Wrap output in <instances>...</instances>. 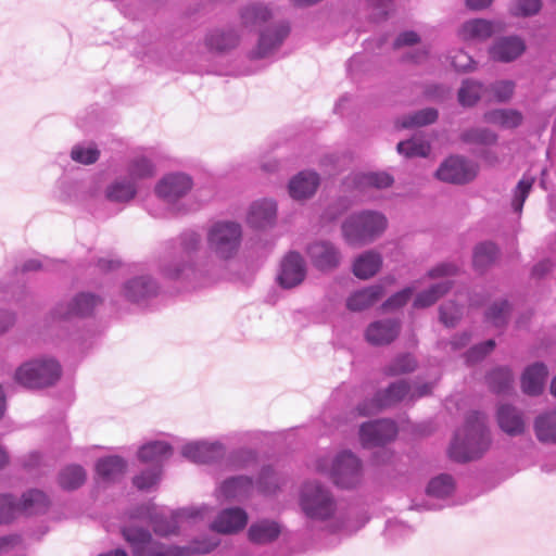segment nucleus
Masks as SVG:
<instances>
[{
	"label": "nucleus",
	"instance_id": "25",
	"mask_svg": "<svg viewBox=\"0 0 556 556\" xmlns=\"http://www.w3.org/2000/svg\"><path fill=\"white\" fill-rule=\"evenodd\" d=\"M138 184L128 176H118L104 189V199L114 204L126 205L138 194Z\"/></svg>",
	"mask_w": 556,
	"mask_h": 556
},
{
	"label": "nucleus",
	"instance_id": "7",
	"mask_svg": "<svg viewBox=\"0 0 556 556\" xmlns=\"http://www.w3.org/2000/svg\"><path fill=\"white\" fill-rule=\"evenodd\" d=\"M387 228V218L375 211L352 214L342 224V235L350 245H363L374 241Z\"/></svg>",
	"mask_w": 556,
	"mask_h": 556
},
{
	"label": "nucleus",
	"instance_id": "64",
	"mask_svg": "<svg viewBox=\"0 0 556 556\" xmlns=\"http://www.w3.org/2000/svg\"><path fill=\"white\" fill-rule=\"evenodd\" d=\"M393 0H367L368 7L372 11L375 20L383 18L388 15Z\"/></svg>",
	"mask_w": 556,
	"mask_h": 556
},
{
	"label": "nucleus",
	"instance_id": "35",
	"mask_svg": "<svg viewBox=\"0 0 556 556\" xmlns=\"http://www.w3.org/2000/svg\"><path fill=\"white\" fill-rule=\"evenodd\" d=\"M239 42V35L232 29H213L205 37V46L210 51L225 52L233 49Z\"/></svg>",
	"mask_w": 556,
	"mask_h": 556
},
{
	"label": "nucleus",
	"instance_id": "38",
	"mask_svg": "<svg viewBox=\"0 0 556 556\" xmlns=\"http://www.w3.org/2000/svg\"><path fill=\"white\" fill-rule=\"evenodd\" d=\"M17 504L20 505V514L39 515L47 511L49 498L42 491L35 489L25 492Z\"/></svg>",
	"mask_w": 556,
	"mask_h": 556
},
{
	"label": "nucleus",
	"instance_id": "32",
	"mask_svg": "<svg viewBox=\"0 0 556 556\" xmlns=\"http://www.w3.org/2000/svg\"><path fill=\"white\" fill-rule=\"evenodd\" d=\"M280 533V523L271 519H260L248 530L249 540L254 544H268L278 539Z\"/></svg>",
	"mask_w": 556,
	"mask_h": 556
},
{
	"label": "nucleus",
	"instance_id": "19",
	"mask_svg": "<svg viewBox=\"0 0 556 556\" xmlns=\"http://www.w3.org/2000/svg\"><path fill=\"white\" fill-rule=\"evenodd\" d=\"M401 321L395 318L378 319L370 323L365 330V340L375 346L388 345L399 336Z\"/></svg>",
	"mask_w": 556,
	"mask_h": 556
},
{
	"label": "nucleus",
	"instance_id": "4",
	"mask_svg": "<svg viewBox=\"0 0 556 556\" xmlns=\"http://www.w3.org/2000/svg\"><path fill=\"white\" fill-rule=\"evenodd\" d=\"M483 413L470 412L463 429L456 431L450 445V456L457 462L480 457L490 446L491 439Z\"/></svg>",
	"mask_w": 556,
	"mask_h": 556
},
{
	"label": "nucleus",
	"instance_id": "11",
	"mask_svg": "<svg viewBox=\"0 0 556 556\" xmlns=\"http://www.w3.org/2000/svg\"><path fill=\"white\" fill-rule=\"evenodd\" d=\"M160 291L157 281L148 274L127 279L122 287V295L127 302L146 307Z\"/></svg>",
	"mask_w": 556,
	"mask_h": 556
},
{
	"label": "nucleus",
	"instance_id": "47",
	"mask_svg": "<svg viewBox=\"0 0 556 556\" xmlns=\"http://www.w3.org/2000/svg\"><path fill=\"white\" fill-rule=\"evenodd\" d=\"M486 380L493 392L497 394H505L511 388L513 374L507 367H498L488 375Z\"/></svg>",
	"mask_w": 556,
	"mask_h": 556
},
{
	"label": "nucleus",
	"instance_id": "22",
	"mask_svg": "<svg viewBox=\"0 0 556 556\" xmlns=\"http://www.w3.org/2000/svg\"><path fill=\"white\" fill-rule=\"evenodd\" d=\"M496 420L500 429L510 437L521 435L526 430L525 412L514 405H498Z\"/></svg>",
	"mask_w": 556,
	"mask_h": 556
},
{
	"label": "nucleus",
	"instance_id": "52",
	"mask_svg": "<svg viewBox=\"0 0 556 556\" xmlns=\"http://www.w3.org/2000/svg\"><path fill=\"white\" fill-rule=\"evenodd\" d=\"M416 359L410 354H400L386 366L384 374L388 376H399L410 372L416 368Z\"/></svg>",
	"mask_w": 556,
	"mask_h": 556
},
{
	"label": "nucleus",
	"instance_id": "29",
	"mask_svg": "<svg viewBox=\"0 0 556 556\" xmlns=\"http://www.w3.org/2000/svg\"><path fill=\"white\" fill-rule=\"evenodd\" d=\"M173 454L169 443L162 440L150 441L138 450V458L142 463L152 464L153 467L162 469V464Z\"/></svg>",
	"mask_w": 556,
	"mask_h": 556
},
{
	"label": "nucleus",
	"instance_id": "48",
	"mask_svg": "<svg viewBox=\"0 0 556 556\" xmlns=\"http://www.w3.org/2000/svg\"><path fill=\"white\" fill-rule=\"evenodd\" d=\"M397 152L407 157L427 156L430 152V143L420 136L397 143Z\"/></svg>",
	"mask_w": 556,
	"mask_h": 556
},
{
	"label": "nucleus",
	"instance_id": "8",
	"mask_svg": "<svg viewBox=\"0 0 556 556\" xmlns=\"http://www.w3.org/2000/svg\"><path fill=\"white\" fill-rule=\"evenodd\" d=\"M241 225L230 220L213 223L206 232V243L210 252L220 261L233 258L241 245Z\"/></svg>",
	"mask_w": 556,
	"mask_h": 556
},
{
	"label": "nucleus",
	"instance_id": "26",
	"mask_svg": "<svg viewBox=\"0 0 556 556\" xmlns=\"http://www.w3.org/2000/svg\"><path fill=\"white\" fill-rule=\"evenodd\" d=\"M277 217V203L271 199L254 201L248 212V224L253 228L271 227Z\"/></svg>",
	"mask_w": 556,
	"mask_h": 556
},
{
	"label": "nucleus",
	"instance_id": "41",
	"mask_svg": "<svg viewBox=\"0 0 556 556\" xmlns=\"http://www.w3.org/2000/svg\"><path fill=\"white\" fill-rule=\"evenodd\" d=\"M240 16L244 27L254 29L266 24L273 16V13L267 7L261 4H252L245 7L241 11Z\"/></svg>",
	"mask_w": 556,
	"mask_h": 556
},
{
	"label": "nucleus",
	"instance_id": "62",
	"mask_svg": "<svg viewBox=\"0 0 556 556\" xmlns=\"http://www.w3.org/2000/svg\"><path fill=\"white\" fill-rule=\"evenodd\" d=\"M415 291L414 287H407L390 296L384 303V309H394L404 306L412 298Z\"/></svg>",
	"mask_w": 556,
	"mask_h": 556
},
{
	"label": "nucleus",
	"instance_id": "5",
	"mask_svg": "<svg viewBox=\"0 0 556 556\" xmlns=\"http://www.w3.org/2000/svg\"><path fill=\"white\" fill-rule=\"evenodd\" d=\"M281 478L271 466H264L256 482L248 476H233L223 480L215 489L217 498L226 501H244L252 496L254 490L264 495L276 493Z\"/></svg>",
	"mask_w": 556,
	"mask_h": 556
},
{
	"label": "nucleus",
	"instance_id": "1",
	"mask_svg": "<svg viewBox=\"0 0 556 556\" xmlns=\"http://www.w3.org/2000/svg\"><path fill=\"white\" fill-rule=\"evenodd\" d=\"M202 237L195 230L180 233L175 254L161 264L162 275L188 288H198L206 283L214 267L210 260L200 261L198 253Z\"/></svg>",
	"mask_w": 556,
	"mask_h": 556
},
{
	"label": "nucleus",
	"instance_id": "27",
	"mask_svg": "<svg viewBox=\"0 0 556 556\" xmlns=\"http://www.w3.org/2000/svg\"><path fill=\"white\" fill-rule=\"evenodd\" d=\"M248 514L240 507L222 510L212 523V529L219 533L237 532L245 527Z\"/></svg>",
	"mask_w": 556,
	"mask_h": 556
},
{
	"label": "nucleus",
	"instance_id": "55",
	"mask_svg": "<svg viewBox=\"0 0 556 556\" xmlns=\"http://www.w3.org/2000/svg\"><path fill=\"white\" fill-rule=\"evenodd\" d=\"M509 308L506 300L493 303L485 314L486 321L495 327H503L507 323Z\"/></svg>",
	"mask_w": 556,
	"mask_h": 556
},
{
	"label": "nucleus",
	"instance_id": "28",
	"mask_svg": "<svg viewBox=\"0 0 556 556\" xmlns=\"http://www.w3.org/2000/svg\"><path fill=\"white\" fill-rule=\"evenodd\" d=\"M319 185V176L312 170H303L295 175L289 182V194L294 200L312 197Z\"/></svg>",
	"mask_w": 556,
	"mask_h": 556
},
{
	"label": "nucleus",
	"instance_id": "37",
	"mask_svg": "<svg viewBox=\"0 0 556 556\" xmlns=\"http://www.w3.org/2000/svg\"><path fill=\"white\" fill-rule=\"evenodd\" d=\"M381 265V255L374 251H367L354 261L353 273L359 279H368L378 273Z\"/></svg>",
	"mask_w": 556,
	"mask_h": 556
},
{
	"label": "nucleus",
	"instance_id": "56",
	"mask_svg": "<svg viewBox=\"0 0 556 556\" xmlns=\"http://www.w3.org/2000/svg\"><path fill=\"white\" fill-rule=\"evenodd\" d=\"M162 469L159 467H151L146 470H142L139 475H137L132 482L134 485L141 490L147 491L156 485L161 479Z\"/></svg>",
	"mask_w": 556,
	"mask_h": 556
},
{
	"label": "nucleus",
	"instance_id": "23",
	"mask_svg": "<svg viewBox=\"0 0 556 556\" xmlns=\"http://www.w3.org/2000/svg\"><path fill=\"white\" fill-rule=\"evenodd\" d=\"M100 194L98 185H85L77 180L64 179L59 182L58 198L63 202H88Z\"/></svg>",
	"mask_w": 556,
	"mask_h": 556
},
{
	"label": "nucleus",
	"instance_id": "46",
	"mask_svg": "<svg viewBox=\"0 0 556 556\" xmlns=\"http://www.w3.org/2000/svg\"><path fill=\"white\" fill-rule=\"evenodd\" d=\"M455 490V481L447 473L439 475L430 480L427 486V494L434 498H447Z\"/></svg>",
	"mask_w": 556,
	"mask_h": 556
},
{
	"label": "nucleus",
	"instance_id": "59",
	"mask_svg": "<svg viewBox=\"0 0 556 556\" xmlns=\"http://www.w3.org/2000/svg\"><path fill=\"white\" fill-rule=\"evenodd\" d=\"M462 314V307L453 302L445 303L440 307V319L447 327L455 326Z\"/></svg>",
	"mask_w": 556,
	"mask_h": 556
},
{
	"label": "nucleus",
	"instance_id": "33",
	"mask_svg": "<svg viewBox=\"0 0 556 556\" xmlns=\"http://www.w3.org/2000/svg\"><path fill=\"white\" fill-rule=\"evenodd\" d=\"M547 368L543 363L529 366L521 377L522 391L528 395H538L543 391Z\"/></svg>",
	"mask_w": 556,
	"mask_h": 556
},
{
	"label": "nucleus",
	"instance_id": "51",
	"mask_svg": "<svg viewBox=\"0 0 556 556\" xmlns=\"http://www.w3.org/2000/svg\"><path fill=\"white\" fill-rule=\"evenodd\" d=\"M100 151L94 144H75L71 151V157L73 161L84 164L91 165L99 160Z\"/></svg>",
	"mask_w": 556,
	"mask_h": 556
},
{
	"label": "nucleus",
	"instance_id": "14",
	"mask_svg": "<svg viewBox=\"0 0 556 556\" xmlns=\"http://www.w3.org/2000/svg\"><path fill=\"white\" fill-rule=\"evenodd\" d=\"M397 427L390 419L364 422L359 428V440L364 447H375L394 440Z\"/></svg>",
	"mask_w": 556,
	"mask_h": 556
},
{
	"label": "nucleus",
	"instance_id": "40",
	"mask_svg": "<svg viewBox=\"0 0 556 556\" xmlns=\"http://www.w3.org/2000/svg\"><path fill=\"white\" fill-rule=\"evenodd\" d=\"M127 464L119 456H106L97 462V475L104 481H115L122 477L126 470Z\"/></svg>",
	"mask_w": 556,
	"mask_h": 556
},
{
	"label": "nucleus",
	"instance_id": "18",
	"mask_svg": "<svg viewBox=\"0 0 556 556\" xmlns=\"http://www.w3.org/2000/svg\"><path fill=\"white\" fill-rule=\"evenodd\" d=\"M135 517L147 519L154 533L160 536H169L178 533L179 516L177 513L156 511L154 507L144 505L138 509Z\"/></svg>",
	"mask_w": 556,
	"mask_h": 556
},
{
	"label": "nucleus",
	"instance_id": "30",
	"mask_svg": "<svg viewBox=\"0 0 556 556\" xmlns=\"http://www.w3.org/2000/svg\"><path fill=\"white\" fill-rule=\"evenodd\" d=\"M384 289L380 283L359 289L349 295L346 307L352 312H361L377 303L383 295Z\"/></svg>",
	"mask_w": 556,
	"mask_h": 556
},
{
	"label": "nucleus",
	"instance_id": "43",
	"mask_svg": "<svg viewBox=\"0 0 556 556\" xmlns=\"http://www.w3.org/2000/svg\"><path fill=\"white\" fill-rule=\"evenodd\" d=\"M452 287L450 280H444L431 286L429 289L418 293L414 300V307L425 308L434 304Z\"/></svg>",
	"mask_w": 556,
	"mask_h": 556
},
{
	"label": "nucleus",
	"instance_id": "2",
	"mask_svg": "<svg viewBox=\"0 0 556 556\" xmlns=\"http://www.w3.org/2000/svg\"><path fill=\"white\" fill-rule=\"evenodd\" d=\"M299 507L311 530L339 533L345 528L344 510L332 491L318 481L303 483L299 492Z\"/></svg>",
	"mask_w": 556,
	"mask_h": 556
},
{
	"label": "nucleus",
	"instance_id": "31",
	"mask_svg": "<svg viewBox=\"0 0 556 556\" xmlns=\"http://www.w3.org/2000/svg\"><path fill=\"white\" fill-rule=\"evenodd\" d=\"M533 430L539 442L556 444V405L535 417Z\"/></svg>",
	"mask_w": 556,
	"mask_h": 556
},
{
	"label": "nucleus",
	"instance_id": "10",
	"mask_svg": "<svg viewBox=\"0 0 556 556\" xmlns=\"http://www.w3.org/2000/svg\"><path fill=\"white\" fill-rule=\"evenodd\" d=\"M192 179L184 173H172L164 176L154 188V192L172 212L176 214L187 212L184 198L192 188Z\"/></svg>",
	"mask_w": 556,
	"mask_h": 556
},
{
	"label": "nucleus",
	"instance_id": "45",
	"mask_svg": "<svg viewBox=\"0 0 556 556\" xmlns=\"http://www.w3.org/2000/svg\"><path fill=\"white\" fill-rule=\"evenodd\" d=\"M498 250L496 245L492 242H482L479 243L475 250L472 255L473 267L478 271H483L488 266H490L497 256Z\"/></svg>",
	"mask_w": 556,
	"mask_h": 556
},
{
	"label": "nucleus",
	"instance_id": "44",
	"mask_svg": "<svg viewBox=\"0 0 556 556\" xmlns=\"http://www.w3.org/2000/svg\"><path fill=\"white\" fill-rule=\"evenodd\" d=\"M86 481V471L79 465H70L59 473V484L64 490H75Z\"/></svg>",
	"mask_w": 556,
	"mask_h": 556
},
{
	"label": "nucleus",
	"instance_id": "63",
	"mask_svg": "<svg viewBox=\"0 0 556 556\" xmlns=\"http://www.w3.org/2000/svg\"><path fill=\"white\" fill-rule=\"evenodd\" d=\"M451 64L457 71H469L473 68L472 58L465 51H456L455 54L451 55Z\"/></svg>",
	"mask_w": 556,
	"mask_h": 556
},
{
	"label": "nucleus",
	"instance_id": "50",
	"mask_svg": "<svg viewBox=\"0 0 556 556\" xmlns=\"http://www.w3.org/2000/svg\"><path fill=\"white\" fill-rule=\"evenodd\" d=\"M438 118V111L432 108L419 110L413 114L404 116L401 119V127L409 128L416 126H426L432 124Z\"/></svg>",
	"mask_w": 556,
	"mask_h": 556
},
{
	"label": "nucleus",
	"instance_id": "20",
	"mask_svg": "<svg viewBox=\"0 0 556 556\" xmlns=\"http://www.w3.org/2000/svg\"><path fill=\"white\" fill-rule=\"evenodd\" d=\"M289 33L290 26L287 22H279L277 24H271L265 27L260 34V39L257 48L254 51V55L256 58H265L269 55L280 47Z\"/></svg>",
	"mask_w": 556,
	"mask_h": 556
},
{
	"label": "nucleus",
	"instance_id": "60",
	"mask_svg": "<svg viewBox=\"0 0 556 556\" xmlns=\"http://www.w3.org/2000/svg\"><path fill=\"white\" fill-rule=\"evenodd\" d=\"M515 87L516 85L513 80L504 79L492 84L491 91L496 101L506 102L511 98Z\"/></svg>",
	"mask_w": 556,
	"mask_h": 556
},
{
	"label": "nucleus",
	"instance_id": "54",
	"mask_svg": "<svg viewBox=\"0 0 556 556\" xmlns=\"http://www.w3.org/2000/svg\"><path fill=\"white\" fill-rule=\"evenodd\" d=\"M534 182V178L530 176H523L514 190V197L511 206L515 213L520 214L522 212L523 203L529 195V192Z\"/></svg>",
	"mask_w": 556,
	"mask_h": 556
},
{
	"label": "nucleus",
	"instance_id": "53",
	"mask_svg": "<svg viewBox=\"0 0 556 556\" xmlns=\"http://www.w3.org/2000/svg\"><path fill=\"white\" fill-rule=\"evenodd\" d=\"M497 139L496 134L488 128H470L462 134V140L466 143L493 144Z\"/></svg>",
	"mask_w": 556,
	"mask_h": 556
},
{
	"label": "nucleus",
	"instance_id": "6",
	"mask_svg": "<svg viewBox=\"0 0 556 556\" xmlns=\"http://www.w3.org/2000/svg\"><path fill=\"white\" fill-rule=\"evenodd\" d=\"M316 470L328 476L341 489H354L363 479L362 462L351 451H342L331 460L326 457L317 459Z\"/></svg>",
	"mask_w": 556,
	"mask_h": 556
},
{
	"label": "nucleus",
	"instance_id": "21",
	"mask_svg": "<svg viewBox=\"0 0 556 556\" xmlns=\"http://www.w3.org/2000/svg\"><path fill=\"white\" fill-rule=\"evenodd\" d=\"M306 252L312 264L319 270H331L340 264V252L331 242H313L307 247Z\"/></svg>",
	"mask_w": 556,
	"mask_h": 556
},
{
	"label": "nucleus",
	"instance_id": "49",
	"mask_svg": "<svg viewBox=\"0 0 556 556\" xmlns=\"http://www.w3.org/2000/svg\"><path fill=\"white\" fill-rule=\"evenodd\" d=\"M485 91V87L479 81L467 79L458 91V101L464 106L473 105Z\"/></svg>",
	"mask_w": 556,
	"mask_h": 556
},
{
	"label": "nucleus",
	"instance_id": "58",
	"mask_svg": "<svg viewBox=\"0 0 556 556\" xmlns=\"http://www.w3.org/2000/svg\"><path fill=\"white\" fill-rule=\"evenodd\" d=\"M20 515L17 501L12 495H0V523H9Z\"/></svg>",
	"mask_w": 556,
	"mask_h": 556
},
{
	"label": "nucleus",
	"instance_id": "12",
	"mask_svg": "<svg viewBox=\"0 0 556 556\" xmlns=\"http://www.w3.org/2000/svg\"><path fill=\"white\" fill-rule=\"evenodd\" d=\"M409 391L410 387L406 381L393 382L386 390L378 392L372 400L361 403L356 408L357 413L364 417L377 414L382 408L404 400L409 394Z\"/></svg>",
	"mask_w": 556,
	"mask_h": 556
},
{
	"label": "nucleus",
	"instance_id": "36",
	"mask_svg": "<svg viewBox=\"0 0 556 556\" xmlns=\"http://www.w3.org/2000/svg\"><path fill=\"white\" fill-rule=\"evenodd\" d=\"M155 165L151 157L144 152L131 156L127 163V175L138 184L139 180L153 177Z\"/></svg>",
	"mask_w": 556,
	"mask_h": 556
},
{
	"label": "nucleus",
	"instance_id": "13",
	"mask_svg": "<svg viewBox=\"0 0 556 556\" xmlns=\"http://www.w3.org/2000/svg\"><path fill=\"white\" fill-rule=\"evenodd\" d=\"M478 173L475 163L462 156H450L435 172L437 177L446 182L466 184L471 181Z\"/></svg>",
	"mask_w": 556,
	"mask_h": 556
},
{
	"label": "nucleus",
	"instance_id": "34",
	"mask_svg": "<svg viewBox=\"0 0 556 556\" xmlns=\"http://www.w3.org/2000/svg\"><path fill=\"white\" fill-rule=\"evenodd\" d=\"M500 27L501 25L497 23L475 18L464 23L459 35L464 40H485Z\"/></svg>",
	"mask_w": 556,
	"mask_h": 556
},
{
	"label": "nucleus",
	"instance_id": "57",
	"mask_svg": "<svg viewBox=\"0 0 556 556\" xmlns=\"http://www.w3.org/2000/svg\"><path fill=\"white\" fill-rule=\"evenodd\" d=\"M542 8L541 0H514L509 8V12L514 16H533L540 12Z\"/></svg>",
	"mask_w": 556,
	"mask_h": 556
},
{
	"label": "nucleus",
	"instance_id": "42",
	"mask_svg": "<svg viewBox=\"0 0 556 556\" xmlns=\"http://www.w3.org/2000/svg\"><path fill=\"white\" fill-rule=\"evenodd\" d=\"M484 121L504 128H515L521 124L522 115L517 110L498 109L486 112Z\"/></svg>",
	"mask_w": 556,
	"mask_h": 556
},
{
	"label": "nucleus",
	"instance_id": "15",
	"mask_svg": "<svg viewBox=\"0 0 556 556\" xmlns=\"http://www.w3.org/2000/svg\"><path fill=\"white\" fill-rule=\"evenodd\" d=\"M226 447L218 440H197L181 446V455L195 464H210L222 458Z\"/></svg>",
	"mask_w": 556,
	"mask_h": 556
},
{
	"label": "nucleus",
	"instance_id": "17",
	"mask_svg": "<svg viewBox=\"0 0 556 556\" xmlns=\"http://www.w3.org/2000/svg\"><path fill=\"white\" fill-rule=\"evenodd\" d=\"M306 274V263L301 254L289 252L281 260L277 281L283 289L295 288L304 281Z\"/></svg>",
	"mask_w": 556,
	"mask_h": 556
},
{
	"label": "nucleus",
	"instance_id": "39",
	"mask_svg": "<svg viewBox=\"0 0 556 556\" xmlns=\"http://www.w3.org/2000/svg\"><path fill=\"white\" fill-rule=\"evenodd\" d=\"M355 189L364 190L368 187L383 189L390 187L394 179L387 172H368L354 174L351 178Z\"/></svg>",
	"mask_w": 556,
	"mask_h": 556
},
{
	"label": "nucleus",
	"instance_id": "3",
	"mask_svg": "<svg viewBox=\"0 0 556 556\" xmlns=\"http://www.w3.org/2000/svg\"><path fill=\"white\" fill-rule=\"evenodd\" d=\"M123 536L132 556H194L210 553L218 544L214 539H197L186 545L168 544L153 540L148 530L134 526L125 527Z\"/></svg>",
	"mask_w": 556,
	"mask_h": 556
},
{
	"label": "nucleus",
	"instance_id": "9",
	"mask_svg": "<svg viewBox=\"0 0 556 556\" xmlns=\"http://www.w3.org/2000/svg\"><path fill=\"white\" fill-rule=\"evenodd\" d=\"M61 376V366L53 358H36L22 364L15 371V380L30 389L54 384Z\"/></svg>",
	"mask_w": 556,
	"mask_h": 556
},
{
	"label": "nucleus",
	"instance_id": "16",
	"mask_svg": "<svg viewBox=\"0 0 556 556\" xmlns=\"http://www.w3.org/2000/svg\"><path fill=\"white\" fill-rule=\"evenodd\" d=\"M101 303V299L90 292L76 294L67 304H59L53 309V318L59 320H70L75 317H86L93 313Z\"/></svg>",
	"mask_w": 556,
	"mask_h": 556
},
{
	"label": "nucleus",
	"instance_id": "24",
	"mask_svg": "<svg viewBox=\"0 0 556 556\" xmlns=\"http://www.w3.org/2000/svg\"><path fill=\"white\" fill-rule=\"evenodd\" d=\"M526 50V42L519 36H506L496 39L490 47L492 60L509 63L518 59Z\"/></svg>",
	"mask_w": 556,
	"mask_h": 556
},
{
	"label": "nucleus",
	"instance_id": "61",
	"mask_svg": "<svg viewBox=\"0 0 556 556\" xmlns=\"http://www.w3.org/2000/svg\"><path fill=\"white\" fill-rule=\"evenodd\" d=\"M495 348V341L494 340H488L483 343L477 344L472 346L467 353H466V362L468 364H475L481 359H483L489 353L493 351Z\"/></svg>",
	"mask_w": 556,
	"mask_h": 556
}]
</instances>
